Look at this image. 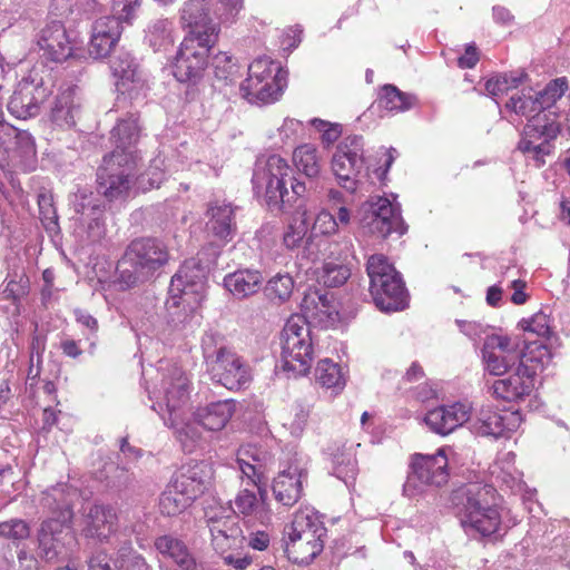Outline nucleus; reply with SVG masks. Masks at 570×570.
Returning <instances> with one entry per match:
<instances>
[{"instance_id":"f257e3e1","label":"nucleus","mask_w":570,"mask_h":570,"mask_svg":"<svg viewBox=\"0 0 570 570\" xmlns=\"http://www.w3.org/2000/svg\"><path fill=\"white\" fill-rule=\"evenodd\" d=\"M460 524L474 539L502 537V515L499 495L491 484L469 483L454 493Z\"/></svg>"},{"instance_id":"412c9836","label":"nucleus","mask_w":570,"mask_h":570,"mask_svg":"<svg viewBox=\"0 0 570 570\" xmlns=\"http://www.w3.org/2000/svg\"><path fill=\"white\" fill-rule=\"evenodd\" d=\"M169 291L171 295L194 298L203 302L206 297V272L195 259L186 261L171 277Z\"/></svg>"},{"instance_id":"bf43d9fd","label":"nucleus","mask_w":570,"mask_h":570,"mask_svg":"<svg viewBox=\"0 0 570 570\" xmlns=\"http://www.w3.org/2000/svg\"><path fill=\"white\" fill-rule=\"evenodd\" d=\"M114 564L117 570H151L145 558L136 553L131 546H124L118 550Z\"/></svg>"},{"instance_id":"2eb2a0df","label":"nucleus","mask_w":570,"mask_h":570,"mask_svg":"<svg viewBox=\"0 0 570 570\" xmlns=\"http://www.w3.org/2000/svg\"><path fill=\"white\" fill-rule=\"evenodd\" d=\"M49 94L50 90L45 87L42 78L33 69L18 82L8 102V110L19 119L35 117Z\"/></svg>"},{"instance_id":"1a4fd4ad","label":"nucleus","mask_w":570,"mask_h":570,"mask_svg":"<svg viewBox=\"0 0 570 570\" xmlns=\"http://www.w3.org/2000/svg\"><path fill=\"white\" fill-rule=\"evenodd\" d=\"M188 397V379L176 365L163 373L160 384L150 392V399L155 400L153 409L170 425L179 417L178 411L187 403Z\"/></svg>"},{"instance_id":"79ce46f5","label":"nucleus","mask_w":570,"mask_h":570,"mask_svg":"<svg viewBox=\"0 0 570 570\" xmlns=\"http://www.w3.org/2000/svg\"><path fill=\"white\" fill-rule=\"evenodd\" d=\"M236 463L240 478L247 480V484L258 487L263 479V470L258 463L256 449L250 445L240 448L237 452Z\"/></svg>"},{"instance_id":"c756f323","label":"nucleus","mask_w":570,"mask_h":570,"mask_svg":"<svg viewBox=\"0 0 570 570\" xmlns=\"http://www.w3.org/2000/svg\"><path fill=\"white\" fill-rule=\"evenodd\" d=\"M38 46L43 51V56L55 62H62L72 53L67 31L58 21H52L41 30Z\"/></svg>"},{"instance_id":"6e6552de","label":"nucleus","mask_w":570,"mask_h":570,"mask_svg":"<svg viewBox=\"0 0 570 570\" xmlns=\"http://www.w3.org/2000/svg\"><path fill=\"white\" fill-rule=\"evenodd\" d=\"M37 165L33 137L26 130L0 120V167L8 170L31 171Z\"/></svg>"},{"instance_id":"bb28decb","label":"nucleus","mask_w":570,"mask_h":570,"mask_svg":"<svg viewBox=\"0 0 570 570\" xmlns=\"http://www.w3.org/2000/svg\"><path fill=\"white\" fill-rule=\"evenodd\" d=\"M519 422L520 416L517 412L501 414L487 406L478 412L476 417L471 422L470 429L479 435L498 438L505 431L517 429Z\"/></svg>"},{"instance_id":"aec40b11","label":"nucleus","mask_w":570,"mask_h":570,"mask_svg":"<svg viewBox=\"0 0 570 570\" xmlns=\"http://www.w3.org/2000/svg\"><path fill=\"white\" fill-rule=\"evenodd\" d=\"M371 210L370 229L373 234L386 237L392 233L405 234L407 227L401 217L400 206L385 197H372L368 202Z\"/></svg>"},{"instance_id":"f3484780","label":"nucleus","mask_w":570,"mask_h":570,"mask_svg":"<svg viewBox=\"0 0 570 570\" xmlns=\"http://www.w3.org/2000/svg\"><path fill=\"white\" fill-rule=\"evenodd\" d=\"M560 132V126L556 121L548 122L543 118L530 119L523 129V135L518 144V149L523 154H532L538 167L544 164V156L551 151L550 141Z\"/></svg>"},{"instance_id":"603ef678","label":"nucleus","mask_w":570,"mask_h":570,"mask_svg":"<svg viewBox=\"0 0 570 570\" xmlns=\"http://www.w3.org/2000/svg\"><path fill=\"white\" fill-rule=\"evenodd\" d=\"M309 217L307 212L297 210L284 233L283 242L285 246L291 249L298 247L307 235Z\"/></svg>"},{"instance_id":"cd10ccee","label":"nucleus","mask_w":570,"mask_h":570,"mask_svg":"<svg viewBox=\"0 0 570 570\" xmlns=\"http://www.w3.org/2000/svg\"><path fill=\"white\" fill-rule=\"evenodd\" d=\"M110 69L116 78L117 90L122 95L136 97L146 83L138 72L135 59L128 52H120L110 61Z\"/></svg>"},{"instance_id":"6ab92c4d","label":"nucleus","mask_w":570,"mask_h":570,"mask_svg":"<svg viewBox=\"0 0 570 570\" xmlns=\"http://www.w3.org/2000/svg\"><path fill=\"white\" fill-rule=\"evenodd\" d=\"M472 406L466 401L442 404L426 412L424 423L435 434L448 435L466 423Z\"/></svg>"},{"instance_id":"7ed1b4c3","label":"nucleus","mask_w":570,"mask_h":570,"mask_svg":"<svg viewBox=\"0 0 570 570\" xmlns=\"http://www.w3.org/2000/svg\"><path fill=\"white\" fill-rule=\"evenodd\" d=\"M325 534L326 528L316 512L308 509L297 511L285 531L288 559L298 564H308L323 551Z\"/></svg>"},{"instance_id":"37998d69","label":"nucleus","mask_w":570,"mask_h":570,"mask_svg":"<svg viewBox=\"0 0 570 570\" xmlns=\"http://www.w3.org/2000/svg\"><path fill=\"white\" fill-rule=\"evenodd\" d=\"M505 107L515 115L523 116L529 120L540 118L539 115L542 111L540 102H538L532 88H524L521 91L513 94Z\"/></svg>"},{"instance_id":"338daca9","label":"nucleus","mask_w":570,"mask_h":570,"mask_svg":"<svg viewBox=\"0 0 570 570\" xmlns=\"http://www.w3.org/2000/svg\"><path fill=\"white\" fill-rule=\"evenodd\" d=\"M311 124L322 134L321 140L325 148L333 145L342 135V126L340 124H331L320 118L312 119Z\"/></svg>"},{"instance_id":"4d7b16f0","label":"nucleus","mask_w":570,"mask_h":570,"mask_svg":"<svg viewBox=\"0 0 570 570\" xmlns=\"http://www.w3.org/2000/svg\"><path fill=\"white\" fill-rule=\"evenodd\" d=\"M524 78V72L498 75L485 82V90L491 96L503 95L511 89L518 88V86L523 82Z\"/></svg>"},{"instance_id":"ddd939ff","label":"nucleus","mask_w":570,"mask_h":570,"mask_svg":"<svg viewBox=\"0 0 570 570\" xmlns=\"http://www.w3.org/2000/svg\"><path fill=\"white\" fill-rule=\"evenodd\" d=\"M216 43L184 38L173 61V75L179 82H197Z\"/></svg>"},{"instance_id":"423d86ee","label":"nucleus","mask_w":570,"mask_h":570,"mask_svg":"<svg viewBox=\"0 0 570 570\" xmlns=\"http://www.w3.org/2000/svg\"><path fill=\"white\" fill-rule=\"evenodd\" d=\"M291 174V166L279 155L258 158L252 178L255 195L263 198L268 206L278 207L288 195L286 186Z\"/></svg>"},{"instance_id":"4be33fe9","label":"nucleus","mask_w":570,"mask_h":570,"mask_svg":"<svg viewBox=\"0 0 570 570\" xmlns=\"http://www.w3.org/2000/svg\"><path fill=\"white\" fill-rule=\"evenodd\" d=\"M207 371L213 381L228 390H238L250 381L248 366L232 351L213 360Z\"/></svg>"},{"instance_id":"4468645a","label":"nucleus","mask_w":570,"mask_h":570,"mask_svg":"<svg viewBox=\"0 0 570 570\" xmlns=\"http://www.w3.org/2000/svg\"><path fill=\"white\" fill-rule=\"evenodd\" d=\"M184 38L216 43L220 32L219 23L212 14L210 0H186L179 11Z\"/></svg>"},{"instance_id":"39448f33","label":"nucleus","mask_w":570,"mask_h":570,"mask_svg":"<svg viewBox=\"0 0 570 570\" xmlns=\"http://www.w3.org/2000/svg\"><path fill=\"white\" fill-rule=\"evenodd\" d=\"M285 79L281 67L268 57H258L248 66L242 82V96L250 104H269L279 98Z\"/></svg>"},{"instance_id":"ea45409f","label":"nucleus","mask_w":570,"mask_h":570,"mask_svg":"<svg viewBox=\"0 0 570 570\" xmlns=\"http://www.w3.org/2000/svg\"><path fill=\"white\" fill-rule=\"evenodd\" d=\"M551 352L547 345L540 342H531L520 351L519 366H524L534 377L538 371H542L551 362Z\"/></svg>"},{"instance_id":"680f3d73","label":"nucleus","mask_w":570,"mask_h":570,"mask_svg":"<svg viewBox=\"0 0 570 570\" xmlns=\"http://www.w3.org/2000/svg\"><path fill=\"white\" fill-rule=\"evenodd\" d=\"M30 535V527L28 522L22 519H10L0 522V538L19 544L21 541L28 539Z\"/></svg>"},{"instance_id":"c85d7f7f","label":"nucleus","mask_w":570,"mask_h":570,"mask_svg":"<svg viewBox=\"0 0 570 570\" xmlns=\"http://www.w3.org/2000/svg\"><path fill=\"white\" fill-rule=\"evenodd\" d=\"M140 137V127L138 119L134 115L120 119L110 131V141L114 150L110 154H117L119 159L125 160L130 156L135 164H138L139 156L136 145Z\"/></svg>"},{"instance_id":"a211bd4d","label":"nucleus","mask_w":570,"mask_h":570,"mask_svg":"<svg viewBox=\"0 0 570 570\" xmlns=\"http://www.w3.org/2000/svg\"><path fill=\"white\" fill-rule=\"evenodd\" d=\"M301 311L302 315L298 316L303 317L308 326L312 324L328 328L340 321L337 305L333 295L327 292L314 289L305 293L301 303Z\"/></svg>"},{"instance_id":"e433bc0d","label":"nucleus","mask_w":570,"mask_h":570,"mask_svg":"<svg viewBox=\"0 0 570 570\" xmlns=\"http://www.w3.org/2000/svg\"><path fill=\"white\" fill-rule=\"evenodd\" d=\"M262 274L254 269H238L224 277L225 288L236 298H246L261 288Z\"/></svg>"},{"instance_id":"7c9ffc66","label":"nucleus","mask_w":570,"mask_h":570,"mask_svg":"<svg viewBox=\"0 0 570 570\" xmlns=\"http://www.w3.org/2000/svg\"><path fill=\"white\" fill-rule=\"evenodd\" d=\"M534 387V377L524 366H519L507 377L494 381L493 393L504 401H519L528 396Z\"/></svg>"},{"instance_id":"a18cd8bd","label":"nucleus","mask_w":570,"mask_h":570,"mask_svg":"<svg viewBox=\"0 0 570 570\" xmlns=\"http://www.w3.org/2000/svg\"><path fill=\"white\" fill-rule=\"evenodd\" d=\"M62 528L53 520H46L41 524L39 534L40 556L47 561L55 560L60 553V544L57 534L62 532Z\"/></svg>"},{"instance_id":"49530a36","label":"nucleus","mask_w":570,"mask_h":570,"mask_svg":"<svg viewBox=\"0 0 570 570\" xmlns=\"http://www.w3.org/2000/svg\"><path fill=\"white\" fill-rule=\"evenodd\" d=\"M416 102L412 95L400 91L395 86L385 85L379 97V106L393 112H402L411 109Z\"/></svg>"},{"instance_id":"9d476101","label":"nucleus","mask_w":570,"mask_h":570,"mask_svg":"<svg viewBox=\"0 0 570 570\" xmlns=\"http://www.w3.org/2000/svg\"><path fill=\"white\" fill-rule=\"evenodd\" d=\"M307 475V459L296 452L287 455L279 463L278 472L272 482V492L276 502L285 508L294 507L303 495Z\"/></svg>"},{"instance_id":"774afa93","label":"nucleus","mask_w":570,"mask_h":570,"mask_svg":"<svg viewBox=\"0 0 570 570\" xmlns=\"http://www.w3.org/2000/svg\"><path fill=\"white\" fill-rule=\"evenodd\" d=\"M335 216L327 209H322L315 217L311 234L312 235H333L337 232Z\"/></svg>"},{"instance_id":"5fc2aeb1","label":"nucleus","mask_w":570,"mask_h":570,"mask_svg":"<svg viewBox=\"0 0 570 570\" xmlns=\"http://www.w3.org/2000/svg\"><path fill=\"white\" fill-rule=\"evenodd\" d=\"M351 276L350 268L343 264L326 262L317 272V281L327 287L343 285Z\"/></svg>"},{"instance_id":"0eeeda50","label":"nucleus","mask_w":570,"mask_h":570,"mask_svg":"<svg viewBox=\"0 0 570 570\" xmlns=\"http://www.w3.org/2000/svg\"><path fill=\"white\" fill-rule=\"evenodd\" d=\"M448 463V455L443 448L434 454H414L411 459V471L403 485L404 495L414 499L445 484L449 478Z\"/></svg>"},{"instance_id":"58836bf2","label":"nucleus","mask_w":570,"mask_h":570,"mask_svg":"<svg viewBox=\"0 0 570 570\" xmlns=\"http://www.w3.org/2000/svg\"><path fill=\"white\" fill-rule=\"evenodd\" d=\"M79 114V104L72 87L60 90L51 109V121L61 128H71L76 125Z\"/></svg>"},{"instance_id":"2f4dec72","label":"nucleus","mask_w":570,"mask_h":570,"mask_svg":"<svg viewBox=\"0 0 570 570\" xmlns=\"http://www.w3.org/2000/svg\"><path fill=\"white\" fill-rule=\"evenodd\" d=\"M77 498L78 491L66 483H59L43 492V507L51 510L52 513H58L57 518L49 520L58 522L60 527L67 525L72 518L71 507Z\"/></svg>"},{"instance_id":"f03ea898","label":"nucleus","mask_w":570,"mask_h":570,"mask_svg":"<svg viewBox=\"0 0 570 570\" xmlns=\"http://www.w3.org/2000/svg\"><path fill=\"white\" fill-rule=\"evenodd\" d=\"M166 245L157 238H137L126 248L117 265L115 285L126 291L147 282L168 263Z\"/></svg>"},{"instance_id":"052dcab7","label":"nucleus","mask_w":570,"mask_h":570,"mask_svg":"<svg viewBox=\"0 0 570 570\" xmlns=\"http://www.w3.org/2000/svg\"><path fill=\"white\" fill-rule=\"evenodd\" d=\"M213 68L216 79L228 82L234 81L239 73V68L228 52H218L213 58Z\"/></svg>"},{"instance_id":"0e129e2a","label":"nucleus","mask_w":570,"mask_h":570,"mask_svg":"<svg viewBox=\"0 0 570 570\" xmlns=\"http://www.w3.org/2000/svg\"><path fill=\"white\" fill-rule=\"evenodd\" d=\"M302 128L303 124L299 120L285 118L282 125L276 129V135L269 137L271 139H275L273 146L281 147L294 141Z\"/></svg>"},{"instance_id":"393cba45","label":"nucleus","mask_w":570,"mask_h":570,"mask_svg":"<svg viewBox=\"0 0 570 570\" xmlns=\"http://www.w3.org/2000/svg\"><path fill=\"white\" fill-rule=\"evenodd\" d=\"M213 479L210 464L194 462L183 465L173 476L175 488L184 492L191 501L202 495L209 487Z\"/></svg>"},{"instance_id":"473e14b6","label":"nucleus","mask_w":570,"mask_h":570,"mask_svg":"<svg viewBox=\"0 0 570 570\" xmlns=\"http://www.w3.org/2000/svg\"><path fill=\"white\" fill-rule=\"evenodd\" d=\"M236 410L234 400H223L198 406L194 412V420L205 430L217 432L229 422Z\"/></svg>"},{"instance_id":"c03bdc74","label":"nucleus","mask_w":570,"mask_h":570,"mask_svg":"<svg viewBox=\"0 0 570 570\" xmlns=\"http://www.w3.org/2000/svg\"><path fill=\"white\" fill-rule=\"evenodd\" d=\"M145 39L154 51L166 50L174 43V26L168 19L151 21L146 30Z\"/></svg>"},{"instance_id":"f8f14e48","label":"nucleus","mask_w":570,"mask_h":570,"mask_svg":"<svg viewBox=\"0 0 570 570\" xmlns=\"http://www.w3.org/2000/svg\"><path fill=\"white\" fill-rule=\"evenodd\" d=\"M364 165V144L361 136H347L336 147L332 170L344 189L356 190V177Z\"/></svg>"},{"instance_id":"b1692460","label":"nucleus","mask_w":570,"mask_h":570,"mask_svg":"<svg viewBox=\"0 0 570 570\" xmlns=\"http://www.w3.org/2000/svg\"><path fill=\"white\" fill-rule=\"evenodd\" d=\"M203 302H194V298L173 295L166 306V324L173 333L193 332L200 325L198 308Z\"/></svg>"},{"instance_id":"13d9d810","label":"nucleus","mask_w":570,"mask_h":570,"mask_svg":"<svg viewBox=\"0 0 570 570\" xmlns=\"http://www.w3.org/2000/svg\"><path fill=\"white\" fill-rule=\"evenodd\" d=\"M568 89V80L566 77L551 80L543 90L534 91L542 110L552 107Z\"/></svg>"},{"instance_id":"f704fd0d","label":"nucleus","mask_w":570,"mask_h":570,"mask_svg":"<svg viewBox=\"0 0 570 570\" xmlns=\"http://www.w3.org/2000/svg\"><path fill=\"white\" fill-rule=\"evenodd\" d=\"M116 513L110 507L94 504L83 519L82 532L88 538L105 540L115 531Z\"/></svg>"},{"instance_id":"e2e57ef3","label":"nucleus","mask_w":570,"mask_h":570,"mask_svg":"<svg viewBox=\"0 0 570 570\" xmlns=\"http://www.w3.org/2000/svg\"><path fill=\"white\" fill-rule=\"evenodd\" d=\"M519 326L527 332L537 334L540 337H549L552 333L549 315L538 312L530 318H522Z\"/></svg>"},{"instance_id":"69168bd1","label":"nucleus","mask_w":570,"mask_h":570,"mask_svg":"<svg viewBox=\"0 0 570 570\" xmlns=\"http://www.w3.org/2000/svg\"><path fill=\"white\" fill-rule=\"evenodd\" d=\"M333 473L342 480L347 487L351 485L356 476V461L351 455L335 456L333 461Z\"/></svg>"},{"instance_id":"09e8293b","label":"nucleus","mask_w":570,"mask_h":570,"mask_svg":"<svg viewBox=\"0 0 570 570\" xmlns=\"http://www.w3.org/2000/svg\"><path fill=\"white\" fill-rule=\"evenodd\" d=\"M294 289V281L288 274H277L264 287L266 298L274 304H283L289 299Z\"/></svg>"},{"instance_id":"864d4df0","label":"nucleus","mask_w":570,"mask_h":570,"mask_svg":"<svg viewBox=\"0 0 570 570\" xmlns=\"http://www.w3.org/2000/svg\"><path fill=\"white\" fill-rule=\"evenodd\" d=\"M171 174L166 157L157 155L149 164L147 170L140 176L139 184L144 189L158 188L167 176Z\"/></svg>"},{"instance_id":"20e7f679","label":"nucleus","mask_w":570,"mask_h":570,"mask_svg":"<svg viewBox=\"0 0 570 570\" xmlns=\"http://www.w3.org/2000/svg\"><path fill=\"white\" fill-rule=\"evenodd\" d=\"M283 367L294 375H306L313 361L309 326L298 315L291 316L281 334Z\"/></svg>"},{"instance_id":"dca6fc26","label":"nucleus","mask_w":570,"mask_h":570,"mask_svg":"<svg viewBox=\"0 0 570 570\" xmlns=\"http://www.w3.org/2000/svg\"><path fill=\"white\" fill-rule=\"evenodd\" d=\"M519 343L508 335H487L482 347L484 368L491 375H503L519 362Z\"/></svg>"},{"instance_id":"de8ad7c7","label":"nucleus","mask_w":570,"mask_h":570,"mask_svg":"<svg viewBox=\"0 0 570 570\" xmlns=\"http://www.w3.org/2000/svg\"><path fill=\"white\" fill-rule=\"evenodd\" d=\"M366 272L370 278V285H374L376 293L382 289L383 279H393L395 275L400 274L382 254H375L368 257Z\"/></svg>"},{"instance_id":"9b49d317","label":"nucleus","mask_w":570,"mask_h":570,"mask_svg":"<svg viewBox=\"0 0 570 570\" xmlns=\"http://www.w3.org/2000/svg\"><path fill=\"white\" fill-rule=\"evenodd\" d=\"M137 164L134 158L119 159L117 154L104 157L97 173V190L108 200L125 198L134 183Z\"/></svg>"},{"instance_id":"5701e85b","label":"nucleus","mask_w":570,"mask_h":570,"mask_svg":"<svg viewBox=\"0 0 570 570\" xmlns=\"http://www.w3.org/2000/svg\"><path fill=\"white\" fill-rule=\"evenodd\" d=\"M232 512L248 523L267 524L272 519V510L266 489L258 487V497L250 489L239 490L233 501Z\"/></svg>"},{"instance_id":"4c0bfd02","label":"nucleus","mask_w":570,"mask_h":570,"mask_svg":"<svg viewBox=\"0 0 570 570\" xmlns=\"http://www.w3.org/2000/svg\"><path fill=\"white\" fill-rule=\"evenodd\" d=\"M207 216L209 217L208 227L216 237L222 240H228L235 233L234 208L230 204L216 200L210 203Z\"/></svg>"},{"instance_id":"6e6d98bb","label":"nucleus","mask_w":570,"mask_h":570,"mask_svg":"<svg viewBox=\"0 0 570 570\" xmlns=\"http://www.w3.org/2000/svg\"><path fill=\"white\" fill-rule=\"evenodd\" d=\"M212 535V546L214 550L224 556L225 553L238 548L242 544L243 537L240 529H234L229 531L218 530L217 527H214Z\"/></svg>"},{"instance_id":"3c124183","label":"nucleus","mask_w":570,"mask_h":570,"mask_svg":"<svg viewBox=\"0 0 570 570\" xmlns=\"http://www.w3.org/2000/svg\"><path fill=\"white\" fill-rule=\"evenodd\" d=\"M316 380L326 389L342 390L345 386V376L342 368L328 358L318 362Z\"/></svg>"},{"instance_id":"a878e982","label":"nucleus","mask_w":570,"mask_h":570,"mask_svg":"<svg viewBox=\"0 0 570 570\" xmlns=\"http://www.w3.org/2000/svg\"><path fill=\"white\" fill-rule=\"evenodd\" d=\"M122 21L112 16L101 17L92 24L89 42V55L95 59L107 57L119 41L122 32Z\"/></svg>"},{"instance_id":"72a5a7b5","label":"nucleus","mask_w":570,"mask_h":570,"mask_svg":"<svg viewBox=\"0 0 570 570\" xmlns=\"http://www.w3.org/2000/svg\"><path fill=\"white\" fill-rule=\"evenodd\" d=\"M370 292L375 305L383 312H396L406 307L407 293L400 274L393 279H383L382 289L376 293L374 285Z\"/></svg>"},{"instance_id":"c9c22d12","label":"nucleus","mask_w":570,"mask_h":570,"mask_svg":"<svg viewBox=\"0 0 570 570\" xmlns=\"http://www.w3.org/2000/svg\"><path fill=\"white\" fill-rule=\"evenodd\" d=\"M154 547L163 558L171 560L181 570H196L197 563L183 540L171 534L156 538Z\"/></svg>"},{"instance_id":"8fccbe9b","label":"nucleus","mask_w":570,"mask_h":570,"mask_svg":"<svg viewBox=\"0 0 570 570\" xmlns=\"http://www.w3.org/2000/svg\"><path fill=\"white\" fill-rule=\"evenodd\" d=\"M191 502V499L176 489L174 482L170 481L160 497L159 508L164 514L177 515L185 511Z\"/></svg>"},{"instance_id":"a19ab883","label":"nucleus","mask_w":570,"mask_h":570,"mask_svg":"<svg viewBox=\"0 0 570 570\" xmlns=\"http://www.w3.org/2000/svg\"><path fill=\"white\" fill-rule=\"evenodd\" d=\"M292 160L296 169L306 177L315 178L321 171V157L317 147L302 144L293 150Z\"/></svg>"}]
</instances>
